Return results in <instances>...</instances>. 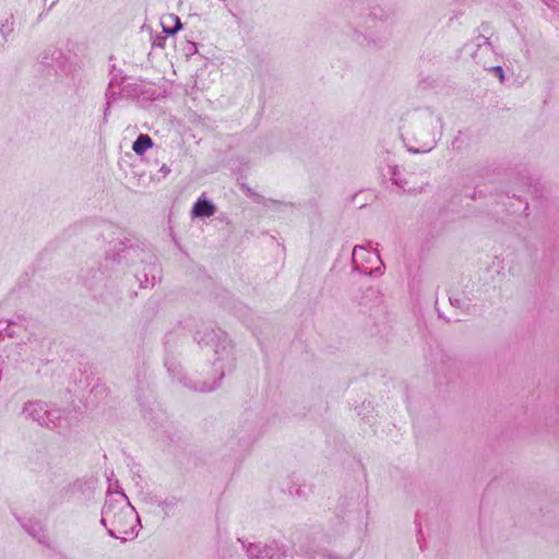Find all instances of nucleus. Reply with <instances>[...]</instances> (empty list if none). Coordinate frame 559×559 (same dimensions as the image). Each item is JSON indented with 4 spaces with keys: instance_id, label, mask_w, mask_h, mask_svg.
Returning a JSON list of instances; mask_svg holds the SVG:
<instances>
[{
    "instance_id": "obj_16",
    "label": "nucleus",
    "mask_w": 559,
    "mask_h": 559,
    "mask_svg": "<svg viewBox=\"0 0 559 559\" xmlns=\"http://www.w3.org/2000/svg\"><path fill=\"white\" fill-rule=\"evenodd\" d=\"M160 171L167 175L170 173V168L167 165H163Z\"/></svg>"
},
{
    "instance_id": "obj_10",
    "label": "nucleus",
    "mask_w": 559,
    "mask_h": 559,
    "mask_svg": "<svg viewBox=\"0 0 559 559\" xmlns=\"http://www.w3.org/2000/svg\"><path fill=\"white\" fill-rule=\"evenodd\" d=\"M214 213V204L206 199H198L191 211V214L194 217H211Z\"/></svg>"
},
{
    "instance_id": "obj_15",
    "label": "nucleus",
    "mask_w": 559,
    "mask_h": 559,
    "mask_svg": "<svg viewBox=\"0 0 559 559\" xmlns=\"http://www.w3.org/2000/svg\"><path fill=\"white\" fill-rule=\"evenodd\" d=\"M167 19L171 20V21H175L176 26L174 28H167L166 25H165V21H163L162 24H163L164 32L168 33V34H175L181 27L180 20H179L178 16L173 15V14H169L167 16Z\"/></svg>"
},
{
    "instance_id": "obj_17",
    "label": "nucleus",
    "mask_w": 559,
    "mask_h": 559,
    "mask_svg": "<svg viewBox=\"0 0 559 559\" xmlns=\"http://www.w3.org/2000/svg\"><path fill=\"white\" fill-rule=\"evenodd\" d=\"M163 40H164V38H157V39L154 41V45H155V46H158V47H163Z\"/></svg>"
},
{
    "instance_id": "obj_8",
    "label": "nucleus",
    "mask_w": 559,
    "mask_h": 559,
    "mask_svg": "<svg viewBox=\"0 0 559 559\" xmlns=\"http://www.w3.org/2000/svg\"><path fill=\"white\" fill-rule=\"evenodd\" d=\"M37 423L49 428L64 429L72 425L70 418L60 408L45 409L44 414L37 417Z\"/></svg>"
},
{
    "instance_id": "obj_12",
    "label": "nucleus",
    "mask_w": 559,
    "mask_h": 559,
    "mask_svg": "<svg viewBox=\"0 0 559 559\" xmlns=\"http://www.w3.org/2000/svg\"><path fill=\"white\" fill-rule=\"evenodd\" d=\"M414 177V175H411L408 178H405V179H401L399 177V174L396 171H393V181L395 182V185H397L399 187H401L404 191L406 192H409V193H417V192H421L423 188L421 187H415V186H412L411 185V179Z\"/></svg>"
},
{
    "instance_id": "obj_2",
    "label": "nucleus",
    "mask_w": 559,
    "mask_h": 559,
    "mask_svg": "<svg viewBox=\"0 0 559 559\" xmlns=\"http://www.w3.org/2000/svg\"><path fill=\"white\" fill-rule=\"evenodd\" d=\"M100 523L111 537L127 542L138 535L140 518L124 493L109 492L103 507Z\"/></svg>"
},
{
    "instance_id": "obj_9",
    "label": "nucleus",
    "mask_w": 559,
    "mask_h": 559,
    "mask_svg": "<svg viewBox=\"0 0 559 559\" xmlns=\"http://www.w3.org/2000/svg\"><path fill=\"white\" fill-rule=\"evenodd\" d=\"M476 46L477 50L473 53V58L476 61V63L483 64V67L487 69V64L481 62V57L484 55H489L492 52L489 39L485 36H478L476 38ZM488 70L491 71L496 76H498L501 82H503L504 72L500 66L490 67L488 68Z\"/></svg>"
},
{
    "instance_id": "obj_5",
    "label": "nucleus",
    "mask_w": 559,
    "mask_h": 559,
    "mask_svg": "<svg viewBox=\"0 0 559 559\" xmlns=\"http://www.w3.org/2000/svg\"><path fill=\"white\" fill-rule=\"evenodd\" d=\"M352 261L354 269L366 275H374L381 270V259L376 250H369L364 246H355Z\"/></svg>"
},
{
    "instance_id": "obj_1",
    "label": "nucleus",
    "mask_w": 559,
    "mask_h": 559,
    "mask_svg": "<svg viewBox=\"0 0 559 559\" xmlns=\"http://www.w3.org/2000/svg\"><path fill=\"white\" fill-rule=\"evenodd\" d=\"M195 341L200 345L209 346L213 349L215 358L212 362L214 371L218 378L211 382H200L199 380L186 381L181 377V368L174 361H166V367L173 378L178 379L183 385L199 392H211L217 388L226 371H230L235 366L234 347L225 332L215 330L212 326H204L198 330L194 335Z\"/></svg>"
},
{
    "instance_id": "obj_6",
    "label": "nucleus",
    "mask_w": 559,
    "mask_h": 559,
    "mask_svg": "<svg viewBox=\"0 0 559 559\" xmlns=\"http://www.w3.org/2000/svg\"><path fill=\"white\" fill-rule=\"evenodd\" d=\"M32 353L31 346L27 343H20L15 341H8L4 345L3 355L0 356L2 364L7 367L15 368L20 362L26 361Z\"/></svg>"
},
{
    "instance_id": "obj_11",
    "label": "nucleus",
    "mask_w": 559,
    "mask_h": 559,
    "mask_svg": "<svg viewBox=\"0 0 559 559\" xmlns=\"http://www.w3.org/2000/svg\"><path fill=\"white\" fill-rule=\"evenodd\" d=\"M153 146V141L147 134H140L132 144V150L138 155H143Z\"/></svg>"
},
{
    "instance_id": "obj_14",
    "label": "nucleus",
    "mask_w": 559,
    "mask_h": 559,
    "mask_svg": "<svg viewBox=\"0 0 559 559\" xmlns=\"http://www.w3.org/2000/svg\"><path fill=\"white\" fill-rule=\"evenodd\" d=\"M13 31V19L12 16L7 17L0 27V35L7 39L10 33Z\"/></svg>"
},
{
    "instance_id": "obj_13",
    "label": "nucleus",
    "mask_w": 559,
    "mask_h": 559,
    "mask_svg": "<svg viewBox=\"0 0 559 559\" xmlns=\"http://www.w3.org/2000/svg\"><path fill=\"white\" fill-rule=\"evenodd\" d=\"M436 145V140L431 138L429 141L421 143L417 146H408L407 150L412 153H428Z\"/></svg>"
},
{
    "instance_id": "obj_3",
    "label": "nucleus",
    "mask_w": 559,
    "mask_h": 559,
    "mask_svg": "<svg viewBox=\"0 0 559 559\" xmlns=\"http://www.w3.org/2000/svg\"><path fill=\"white\" fill-rule=\"evenodd\" d=\"M11 404L14 431L23 438L32 437L35 427V388L32 379L16 386Z\"/></svg>"
},
{
    "instance_id": "obj_7",
    "label": "nucleus",
    "mask_w": 559,
    "mask_h": 559,
    "mask_svg": "<svg viewBox=\"0 0 559 559\" xmlns=\"http://www.w3.org/2000/svg\"><path fill=\"white\" fill-rule=\"evenodd\" d=\"M247 555L251 559H273L275 557L283 559L285 557V552L280 550L275 542L271 544H250L247 548Z\"/></svg>"
},
{
    "instance_id": "obj_4",
    "label": "nucleus",
    "mask_w": 559,
    "mask_h": 559,
    "mask_svg": "<svg viewBox=\"0 0 559 559\" xmlns=\"http://www.w3.org/2000/svg\"><path fill=\"white\" fill-rule=\"evenodd\" d=\"M32 318L17 316L11 321L0 320V337L3 341L8 337V341L27 343L32 337Z\"/></svg>"
}]
</instances>
